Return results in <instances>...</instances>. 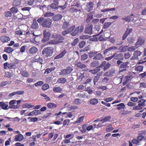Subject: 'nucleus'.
<instances>
[{
	"label": "nucleus",
	"mask_w": 146,
	"mask_h": 146,
	"mask_svg": "<svg viewBox=\"0 0 146 146\" xmlns=\"http://www.w3.org/2000/svg\"><path fill=\"white\" fill-rule=\"evenodd\" d=\"M145 42V40L142 37H139L138 38L137 41L135 43V45L139 47V46L143 44Z\"/></svg>",
	"instance_id": "9"
},
{
	"label": "nucleus",
	"mask_w": 146,
	"mask_h": 146,
	"mask_svg": "<svg viewBox=\"0 0 146 146\" xmlns=\"http://www.w3.org/2000/svg\"><path fill=\"white\" fill-rule=\"evenodd\" d=\"M115 9L114 8H111L110 9H102L101 10V12H105L108 11H114L115 10Z\"/></svg>",
	"instance_id": "47"
},
{
	"label": "nucleus",
	"mask_w": 146,
	"mask_h": 146,
	"mask_svg": "<svg viewBox=\"0 0 146 146\" xmlns=\"http://www.w3.org/2000/svg\"><path fill=\"white\" fill-rule=\"evenodd\" d=\"M90 37V36H89L88 35H82L80 36V38L81 39H89Z\"/></svg>",
	"instance_id": "48"
},
{
	"label": "nucleus",
	"mask_w": 146,
	"mask_h": 146,
	"mask_svg": "<svg viewBox=\"0 0 146 146\" xmlns=\"http://www.w3.org/2000/svg\"><path fill=\"white\" fill-rule=\"evenodd\" d=\"M62 17V15L61 14H57L53 16L52 19L54 21H58L60 20Z\"/></svg>",
	"instance_id": "15"
},
{
	"label": "nucleus",
	"mask_w": 146,
	"mask_h": 146,
	"mask_svg": "<svg viewBox=\"0 0 146 146\" xmlns=\"http://www.w3.org/2000/svg\"><path fill=\"white\" fill-rule=\"evenodd\" d=\"M38 24L36 21L34 22L31 26L32 28L33 29H36L38 28Z\"/></svg>",
	"instance_id": "45"
},
{
	"label": "nucleus",
	"mask_w": 146,
	"mask_h": 146,
	"mask_svg": "<svg viewBox=\"0 0 146 146\" xmlns=\"http://www.w3.org/2000/svg\"><path fill=\"white\" fill-rule=\"evenodd\" d=\"M24 139L23 136L21 134H19L15 135L14 138V141H20Z\"/></svg>",
	"instance_id": "13"
},
{
	"label": "nucleus",
	"mask_w": 146,
	"mask_h": 146,
	"mask_svg": "<svg viewBox=\"0 0 146 146\" xmlns=\"http://www.w3.org/2000/svg\"><path fill=\"white\" fill-rule=\"evenodd\" d=\"M114 59L116 60H122L123 59V55L122 54L119 53L117 54L116 53H114L113 55Z\"/></svg>",
	"instance_id": "11"
},
{
	"label": "nucleus",
	"mask_w": 146,
	"mask_h": 146,
	"mask_svg": "<svg viewBox=\"0 0 146 146\" xmlns=\"http://www.w3.org/2000/svg\"><path fill=\"white\" fill-rule=\"evenodd\" d=\"M8 102H0V107L4 110H7L9 108H8Z\"/></svg>",
	"instance_id": "12"
},
{
	"label": "nucleus",
	"mask_w": 146,
	"mask_h": 146,
	"mask_svg": "<svg viewBox=\"0 0 146 146\" xmlns=\"http://www.w3.org/2000/svg\"><path fill=\"white\" fill-rule=\"evenodd\" d=\"M143 68V66L139 65L136 67L135 70L136 71L140 72L142 71Z\"/></svg>",
	"instance_id": "35"
},
{
	"label": "nucleus",
	"mask_w": 146,
	"mask_h": 146,
	"mask_svg": "<svg viewBox=\"0 0 146 146\" xmlns=\"http://www.w3.org/2000/svg\"><path fill=\"white\" fill-rule=\"evenodd\" d=\"M35 0H29L26 1L25 3L29 5H31L35 3Z\"/></svg>",
	"instance_id": "44"
},
{
	"label": "nucleus",
	"mask_w": 146,
	"mask_h": 146,
	"mask_svg": "<svg viewBox=\"0 0 146 146\" xmlns=\"http://www.w3.org/2000/svg\"><path fill=\"white\" fill-rule=\"evenodd\" d=\"M70 25V24L68 22H64L63 24L62 29L63 30H66Z\"/></svg>",
	"instance_id": "19"
},
{
	"label": "nucleus",
	"mask_w": 146,
	"mask_h": 146,
	"mask_svg": "<svg viewBox=\"0 0 146 146\" xmlns=\"http://www.w3.org/2000/svg\"><path fill=\"white\" fill-rule=\"evenodd\" d=\"M128 63L129 62L127 61L123 62L122 63L120 64L119 67L121 68H126L127 67Z\"/></svg>",
	"instance_id": "36"
},
{
	"label": "nucleus",
	"mask_w": 146,
	"mask_h": 146,
	"mask_svg": "<svg viewBox=\"0 0 146 146\" xmlns=\"http://www.w3.org/2000/svg\"><path fill=\"white\" fill-rule=\"evenodd\" d=\"M79 40L78 38H76L74 40L73 42L71 43L72 45V46H75L76 44L78 43L79 41Z\"/></svg>",
	"instance_id": "60"
},
{
	"label": "nucleus",
	"mask_w": 146,
	"mask_h": 146,
	"mask_svg": "<svg viewBox=\"0 0 146 146\" xmlns=\"http://www.w3.org/2000/svg\"><path fill=\"white\" fill-rule=\"evenodd\" d=\"M94 3L93 2L87 3L86 4V10L89 12L91 11L94 8Z\"/></svg>",
	"instance_id": "8"
},
{
	"label": "nucleus",
	"mask_w": 146,
	"mask_h": 146,
	"mask_svg": "<svg viewBox=\"0 0 146 146\" xmlns=\"http://www.w3.org/2000/svg\"><path fill=\"white\" fill-rule=\"evenodd\" d=\"M75 25H72L67 29L69 33H71L70 35L73 36H76L78 33H82L84 29L83 25L77 27L75 29Z\"/></svg>",
	"instance_id": "1"
},
{
	"label": "nucleus",
	"mask_w": 146,
	"mask_h": 146,
	"mask_svg": "<svg viewBox=\"0 0 146 146\" xmlns=\"http://www.w3.org/2000/svg\"><path fill=\"white\" fill-rule=\"evenodd\" d=\"M138 47V46H136L135 45V46H130V47H129L128 48L127 50L128 51L130 52H133Z\"/></svg>",
	"instance_id": "28"
},
{
	"label": "nucleus",
	"mask_w": 146,
	"mask_h": 146,
	"mask_svg": "<svg viewBox=\"0 0 146 146\" xmlns=\"http://www.w3.org/2000/svg\"><path fill=\"white\" fill-rule=\"evenodd\" d=\"M109 80V79L108 78L104 77L102 78V82L104 84H106L108 83Z\"/></svg>",
	"instance_id": "49"
},
{
	"label": "nucleus",
	"mask_w": 146,
	"mask_h": 146,
	"mask_svg": "<svg viewBox=\"0 0 146 146\" xmlns=\"http://www.w3.org/2000/svg\"><path fill=\"white\" fill-rule=\"evenodd\" d=\"M103 58V56L102 54L100 53L96 54L95 56L93 58L94 60H101Z\"/></svg>",
	"instance_id": "21"
},
{
	"label": "nucleus",
	"mask_w": 146,
	"mask_h": 146,
	"mask_svg": "<svg viewBox=\"0 0 146 146\" xmlns=\"http://www.w3.org/2000/svg\"><path fill=\"white\" fill-rule=\"evenodd\" d=\"M100 70L99 67H97L93 70H89V72L92 74H94L97 73Z\"/></svg>",
	"instance_id": "22"
},
{
	"label": "nucleus",
	"mask_w": 146,
	"mask_h": 146,
	"mask_svg": "<svg viewBox=\"0 0 146 146\" xmlns=\"http://www.w3.org/2000/svg\"><path fill=\"white\" fill-rule=\"evenodd\" d=\"M141 54V53L140 51H135L133 54L134 58H138V57L140 56Z\"/></svg>",
	"instance_id": "23"
},
{
	"label": "nucleus",
	"mask_w": 146,
	"mask_h": 146,
	"mask_svg": "<svg viewBox=\"0 0 146 146\" xmlns=\"http://www.w3.org/2000/svg\"><path fill=\"white\" fill-rule=\"evenodd\" d=\"M146 100L144 99H141L138 101V103H139V106H145V103Z\"/></svg>",
	"instance_id": "37"
},
{
	"label": "nucleus",
	"mask_w": 146,
	"mask_h": 146,
	"mask_svg": "<svg viewBox=\"0 0 146 146\" xmlns=\"http://www.w3.org/2000/svg\"><path fill=\"white\" fill-rule=\"evenodd\" d=\"M86 43V42L85 41H82L79 43L78 46L80 48H82L84 46Z\"/></svg>",
	"instance_id": "56"
},
{
	"label": "nucleus",
	"mask_w": 146,
	"mask_h": 146,
	"mask_svg": "<svg viewBox=\"0 0 146 146\" xmlns=\"http://www.w3.org/2000/svg\"><path fill=\"white\" fill-rule=\"evenodd\" d=\"M133 30L132 29L130 28H128L127 29L125 33L128 35L130 33H131L132 31Z\"/></svg>",
	"instance_id": "64"
},
{
	"label": "nucleus",
	"mask_w": 146,
	"mask_h": 146,
	"mask_svg": "<svg viewBox=\"0 0 146 146\" xmlns=\"http://www.w3.org/2000/svg\"><path fill=\"white\" fill-rule=\"evenodd\" d=\"M0 39L3 42H7L10 40V38L8 36H3L1 37Z\"/></svg>",
	"instance_id": "17"
},
{
	"label": "nucleus",
	"mask_w": 146,
	"mask_h": 146,
	"mask_svg": "<svg viewBox=\"0 0 146 146\" xmlns=\"http://www.w3.org/2000/svg\"><path fill=\"white\" fill-rule=\"evenodd\" d=\"M49 88V86L48 84H44L43 85L42 87V89L44 90L48 89Z\"/></svg>",
	"instance_id": "59"
},
{
	"label": "nucleus",
	"mask_w": 146,
	"mask_h": 146,
	"mask_svg": "<svg viewBox=\"0 0 146 146\" xmlns=\"http://www.w3.org/2000/svg\"><path fill=\"white\" fill-rule=\"evenodd\" d=\"M131 18L130 17L128 16L123 17L122 19L127 22H130L131 20Z\"/></svg>",
	"instance_id": "62"
},
{
	"label": "nucleus",
	"mask_w": 146,
	"mask_h": 146,
	"mask_svg": "<svg viewBox=\"0 0 146 146\" xmlns=\"http://www.w3.org/2000/svg\"><path fill=\"white\" fill-rule=\"evenodd\" d=\"M21 75L25 77H28L29 76V73L25 70H24L21 72Z\"/></svg>",
	"instance_id": "41"
},
{
	"label": "nucleus",
	"mask_w": 146,
	"mask_h": 146,
	"mask_svg": "<svg viewBox=\"0 0 146 146\" xmlns=\"http://www.w3.org/2000/svg\"><path fill=\"white\" fill-rule=\"evenodd\" d=\"M111 24V22H106L105 23L103 26V28L104 29H106L109 27Z\"/></svg>",
	"instance_id": "46"
},
{
	"label": "nucleus",
	"mask_w": 146,
	"mask_h": 146,
	"mask_svg": "<svg viewBox=\"0 0 146 146\" xmlns=\"http://www.w3.org/2000/svg\"><path fill=\"white\" fill-rule=\"evenodd\" d=\"M21 3L20 0H15L13 2V6L17 7L20 5Z\"/></svg>",
	"instance_id": "30"
},
{
	"label": "nucleus",
	"mask_w": 146,
	"mask_h": 146,
	"mask_svg": "<svg viewBox=\"0 0 146 146\" xmlns=\"http://www.w3.org/2000/svg\"><path fill=\"white\" fill-rule=\"evenodd\" d=\"M93 15H92L91 13H89L88 14L87 16L86 21L89 20L91 21L93 19Z\"/></svg>",
	"instance_id": "58"
},
{
	"label": "nucleus",
	"mask_w": 146,
	"mask_h": 146,
	"mask_svg": "<svg viewBox=\"0 0 146 146\" xmlns=\"http://www.w3.org/2000/svg\"><path fill=\"white\" fill-rule=\"evenodd\" d=\"M114 128L112 127L111 125H110L108 126L106 128V131L109 132L114 129Z\"/></svg>",
	"instance_id": "57"
},
{
	"label": "nucleus",
	"mask_w": 146,
	"mask_h": 146,
	"mask_svg": "<svg viewBox=\"0 0 146 146\" xmlns=\"http://www.w3.org/2000/svg\"><path fill=\"white\" fill-rule=\"evenodd\" d=\"M17 100H12L10 101L9 102L10 106L9 107V108L17 109L20 107V105H15Z\"/></svg>",
	"instance_id": "7"
},
{
	"label": "nucleus",
	"mask_w": 146,
	"mask_h": 146,
	"mask_svg": "<svg viewBox=\"0 0 146 146\" xmlns=\"http://www.w3.org/2000/svg\"><path fill=\"white\" fill-rule=\"evenodd\" d=\"M43 35L44 38L42 39V41L44 42H46L49 40L51 34L46 30H44L43 31Z\"/></svg>",
	"instance_id": "6"
},
{
	"label": "nucleus",
	"mask_w": 146,
	"mask_h": 146,
	"mask_svg": "<svg viewBox=\"0 0 146 146\" xmlns=\"http://www.w3.org/2000/svg\"><path fill=\"white\" fill-rule=\"evenodd\" d=\"M58 5L56 4L52 3L50 6L52 9H55L59 8V6Z\"/></svg>",
	"instance_id": "54"
},
{
	"label": "nucleus",
	"mask_w": 146,
	"mask_h": 146,
	"mask_svg": "<svg viewBox=\"0 0 146 146\" xmlns=\"http://www.w3.org/2000/svg\"><path fill=\"white\" fill-rule=\"evenodd\" d=\"M97 53V52H89L88 53V55L89 57L90 58H92V57H94V56L96 55V54Z\"/></svg>",
	"instance_id": "43"
},
{
	"label": "nucleus",
	"mask_w": 146,
	"mask_h": 146,
	"mask_svg": "<svg viewBox=\"0 0 146 146\" xmlns=\"http://www.w3.org/2000/svg\"><path fill=\"white\" fill-rule=\"evenodd\" d=\"M84 116H82L79 117L76 121H75V124L79 123L82 122L84 119Z\"/></svg>",
	"instance_id": "32"
},
{
	"label": "nucleus",
	"mask_w": 146,
	"mask_h": 146,
	"mask_svg": "<svg viewBox=\"0 0 146 146\" xmlns=\"http://www.w3.org/2000/svg\"><path fill=\"white\" fill-rule=\"evenodd\" d=\"M14 50L13 49L9 47H6L5 48L4 51L8 53H10Z\"/></svg>",
	"instance_id": "34"
},
{
	"label": "nucleus",
	"mask_w": 146,
	"mask_h": 146,
	"mask_svg": "<svg viewBox=\"0 0 146 146\" xmlns=\"http://www.w3.org/2000/svg\"><path fill=\"white\" fill-rule=\"evenodd\" d=\"M98 102V99L96 98H91L90 101V103L91 104L93 105H95Z\"/></svg>",
	"instance_id": "20"
},
{
	"label": "nucleus",
	"mask_w": 146,
	"mask_h": 146,
	"mask_svg": "<svg viewBox=\"0 0 146 146\" xmlns=\"http://www.w3.org/2000/svg\"><path fill=\"white\" fill-rule=\"evenodd\" d=\"M52 21V19L50 18L45 19L44 21L42 24V26L43 27L50 28Z\"/></svg>",
	"instance_id": "5"
},
{
	"label": "nucleus",
	"mask_w": 146,
	"mask_h": 146,
	"mask_svg": "<svg viewBox=\"0 0 146 146\" xmlns=\"http://www.w3.org/2000/svg\"><path fill=\"white\" fill-rule=\"evenodd\" d=\"M106 38L108 39L109 41L112 43H113L115 42V39L114 38L111 37L110 36L107 37Z\"/></svg>",
	"instance_id": "63"
},
{
	"label": "nucleus",
	"mask_w": 146,
	"mask_h": 146,
	"mask_svg": "<svg viewBox=\"0 0 146 146\" xmlns=\"http://www.w3.org/2000/svg\"><path fill=\"white\" fill-rule=\"evenodd\" d=\"M73 68L70 66H68L61 70L60 72V74L62 75L63 76H66L70 74L73 70Z\"/></svg>",
	"instance_id": "3"
},
{
	"label": "nucleus",
	"mask_w": 146,
	"mask_h": 146,
	"mask_svg": "<svg viewBox=\"0 0 146 146\" xmlns=\"http://www.w3.org/2000/svg\"><path fill=\"white\" fill-rule=\"evenodd\" d=\"M66 82V80L64 78H59L57 82L59 84H64Z\"/></svg>",
	"instance_id": "25"
},
{
	"label": "nucleus",
	"mask_w": 146,
	"mask_h": 146,
	"mask_svg": "<svg viewBox=\"0 0 146 146\" xmlns=\"http://www.w3.org/2000/svg\"><path fill=\"white\" fill-rule=\"evenodd\" d=\"M55 68V67H51L46 69L44 73V74H48L51 72L52 71L54 70Z\"/></svg>",
	"instance_id": "27"
},
{
	"label": "nucleus",
	"mask_w": 146,
	"mask_h": 146,
	"mask_svg": "<svg viewBox=\"0 0 146 146\" xmlns=\"http://www.w3.org/2000/svg\"><path fill=\"white\" fill-rule=\"evenodd\" d=\"M32 35H33V36H35L33 38V39H34V40L35 41V42H38V40L39 39V38L38 36V35H36L34 34V33H33L31 34Z\"/></svg>",
	"instance_id": "51"
},
{
	"label": "nucleus",
	"mask_w": 146,
	"mask_h": 146,
	"mask_svg": "<svg viewBox=\"0 0 146 146\" xmlns=\"http://www.w3.org/2000/svg\"><path fill=\"white\" fill-rule=\"evenodd\" d=\"M73 103L75 104L78 105L82 103V101L81 100L78 98L75 99L73 101Z\"/></svg>",
	"instance_id": "40"
},
{
	"label": "nucleus",
	"mask_w": 146,
	"mask_h": 146,
	"mask_svg": "<svg viewBox=\"0 0 146 146\" xmlns=\"http://www.w3.org/2000/svg\"><path fill=\"white\" fill-rule=\"evenodd\" d=\"M128 46L125 45L122 47L120 50V52H125Z\"/></svg>",
	"instance_id": "61"
},
{
	"label": "nucleus",
	"mask_w": 146,
	"mask_h": 146,
	"mask_svg": "<svg viewBox=\"0 0 146 146\" xmlns=\"http://www.w3.org/2000/svg\"><path fill=\"white\" fill-rule=\"evenodd\" d=\"M111 118V117L110 115H108L105 117L103 118L100 119V121L103 124L105 122H106L109 121L110 119Z\"/></svg>",
	"instance_id": "18"
},
{
	"label": "nucleus",
	"mask_w": 146,
	"mask_h": 146,
	"mask_svg": "<svg viewBox=\"0 0 146 146\" xmlns=\"http://www.w3.org/2000/svg\"><path fill=\"white\" fill-rule=\"evenodd\" d=\"M67 51L64 50L62 51L60 54L56 56L54 58V59H58L63 57L66 54Z\"/></svg>",
	"instance_id": "14"
},
{
	"label": "nucleus",
	"mask_w": 146,
	"mask_h": 146,
	"mask_svg": "<svg viewBox=\"0 0 146 146\" xmlns=\"http://www.w3.org/2000/svg\"><path fill=\"white\" fill-rule=\"evenodd\" d=\"M38 50V49L35 46L31 47L29 50L30 54H34Z\"/></svg>",
	"instance_id": "24"
},
{
	"label": "nucleus",
	"mask_w": 146,
	"mask_h": 146,
	"mask_svg": "<svg viewBox=\"0 0 146 146\" xmlns=\"http://www.w3.org/2000/svg\"><path fill=\"white\" fill-rule=\"evenodd\" d=\"M88 58V55L87 54H84L81 55V61H84L86 60Z\"/></svg>",
	"instance_id": "42"
},
{
	"label": "nucleus",
	"mask_w": 146,
	"mask_h": 146,
	"mask_svg": "<svg viewBox=\"0 0 146 146\" xmlns=\"http://www.w3.org/2000/svg\"><path fill=\"white\" fill-rule=\"evenodd\" d=\"M127 40V42L130 44L133 43L135 40V39L133 37H128Z\"/></svg>",
	"instance_id": "31"
},
{
	"label": "nucleus",
	"mask_w": 146,
	"mask_h": 146,
	"mask_svg": "<svg viewBox=\"0 0 146 146\" xmlns=\"http://www.w3.org/2000/svg\"><path fill=\"white\" fill-rule=\"evenodd\" d=\"M10 11L13 13H17L18 11V9L15 7H13L11 8Z\"/></svg>",
	"instance_id": "53"
},
{
	"label": "nucleus",
	"mask_w": 146,
	"mask_h": 146,
	"mask_svg": "<svg viewBox=\"0 0 146 146\" xmlns=\"http://www.w3.org/2000/svg\"><path fill=\"white\" fill-rule=\"evenodd\" d=\"M53 48L52 47H48L44 49L42 51V54L46 57H50L53 53Z\"/></svg>",
	"instance_id": "2"
},
{
	"label": "nucleus",
	"mask_w": 146,
	"mask_h": 146,
	"mask_svg": "<svg viewBox=\"0 0 146 146\" xmlns=\"http://www.w3.org/2000/svg\"><path fill=\"white\" fill-rule=\"evenodd\" d=\"M47 106L49 108L51 109L56 108L57 105L54 103H50L47 104Z\"/></svg>",
	"instance_id": "39"
},
{
	"label": "nucleus",
	"mask_w": 146,
	"mask_h": 146,
	"mask_svg": "<svg viewBox=\"0 0 146 146\" xmlns=\"http://www.w3.org/2000/svg\"><path fill=\"white\" fill-rule=\"evenodd\" d=\"M35 59L37 61H39L41 64H42V58H41L39 55L36 56L35 57Z\"/></svg>",
	"instance_id": "55"
},
{
	"label": "nucleus",
	"mask_w": 146,
	"mask_h": 146,
	"mask_svg": "<svg viewBox=\"0 0 146 146\" xmlns=\"http://www.w3.org/2000/svg\"><path fill=\"white\" fill-rule=\"evenodd\" d=\"M52 36L57 42L58 44L62 43L64 39V38L60 34H54L52 35Z\"/></svg>",
	"instance_id": "4"
},
{
	"label": "nucleus",
	"mask_w": 146,
	"mask_h": 146,
	"mask_svg": "<svg viewBox=\"0 0 146 146\" xmlns=\"http://www.w3.org/2000/svg\"><path fill=\"white\" fill-rule=\"evenodd\" d=\"M76 66L78 67L81 69L84 68L86 67L84 64L82 63L81 62H78L76 64Z\"/></svg>",
	"instance_id": "29"
},
{
	"label": "nucleus",
	"mask_w": 146,
	"mask_h": 146,
	"mask_svg": "<svg viewBox=\"0 0 146 146\" xmlns=\"http://www.w3.org/2000/svg\"><path fill=\"white\" fill-rule=\"evenodd\" d=\"M44 19L45 18L44 17H41L38 19L37 21L38 23L42 25V24L43 22Z\"/></svg>",
	"instance_id": "52"
},
{
	"label": "nucleus",
	"mask_w": 146,
	"mask_h": 146,
	"mask_svg": "<svg viewBox=\"0 0 146 146\" xmlns=\"http://www.w3.org/2000/svg\"><path fill=\"white\" fill-rule=\"evenodd\" d=\"M99 65L98 62L96 61H94L90 64V66L92 67H94L98 66Z\"/></svg>",
	"instance_id": "38"
},
{
	"label": "nucleus",
	"mask_w": 146,
	"mask_h": 146,
	"mask_svg": "<svg viewBox=\"0 0 146 146\" xmlns=\"http://www.w3.org/2000/svg\"><path fill=\"white\" fill-rule=\"evenodd\" d=\"M100 76L98 74L97 75L94 77L93 80L94 85H95L96 84V83L99 80Z\"/></svg>",
	"instance_id": "33"
},
{
	"label": "nucleus",
	"mask_w": 146,
	"mask_h": 146,
	"mask_svg": "<svg viewBox=\"0 0 146 146\" xmlns=\"http://www.w3.org/2000/svg\"><path fill=\"white\" fill-rule=\"evenodd\" d=\"M117 109L118 110H121L124 111L125 110V106L124 103H121L117 105Z\"/></svg>",
	"instance_id": "16"
},
{
	"label": "nucleus",
	"mask_w": 146,
	"mask_h": 146,
	"mask_svg": "<svg viewBox=\"0 0 146 146\" xmlns=\"http://www.w3.org/2000/svg\"><path fill=\"white\" fill-rule=\"evenodd\" d=\"M54 13L50 12H48L45 13L44 16V17H52L54 16Z\"/></svg>",
	"instance_id": "50"
},
{
	"label": "nucleus",
	"mask_w": 146,
	"mask_h": 146,
	"mask_svg": "<svg viewBox=\"0 0 146 146\" xmlns=\"http://www.w3.org/2000/svg\"><path fill=\"white\" fill-rule=\"evenodd\" d=\"M84 33L90 35L93 34L92 26L90 25L87 26L85 29Z\"/></svg>",
	"instance_id": "10"
},
{
	"label": "nucleus",
	"mask_w": 146,
	"mask_h": 146,
	"mask_svg": "<svg viewBox=\"0 0 146 146\" xmlns=\"http://www.w3.org/2000/svg\"><path fill=\"white\" fill-rule=\"evenodd\" d=\"M53 90L54 92L59 93L62 90V89L60 86L55 87L53 88Z\"/></svg>",
	"instance_id": "26"
}]
</instances>
